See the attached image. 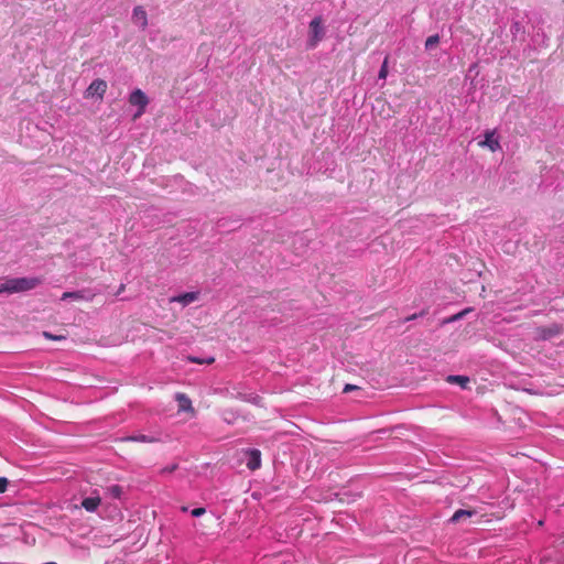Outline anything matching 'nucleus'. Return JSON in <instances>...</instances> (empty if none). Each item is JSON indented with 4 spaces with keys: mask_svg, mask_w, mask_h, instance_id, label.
Returning <instances> with one entry per match:
<instances>
[{
    "mask_svg": "<svg viewBox=\"0 0 564 564\" xmlns=\"http://www.w3.org/2000/svg\"><path fill=\"white\" fill-rule=\"evenodd\" d=\"M191 513L193 517H200L206 513V509L205 508H195L192 510Z\"/></svg>",
    "mask_w": 564,
    "mask_h": 564,
    "instance_id": "obj_21",
    "label": "nucleus"
},
{
    "mask_svg": "<svg viewBox=\"0 0 564 564\" xmlns=\"http://www.w3.org/2000/svg\"><path fill=\"white\" fill-rule=\"evenodd\" d=\"M8 484L9 481L6 477H0V494L7 490Z\"/></svg>",
    "mask_w": 564,
    "mask_h": 564,
    "instance_id": "obj_20",
    "label": "nucleus"
},
{
    "mask_svg": "<svg viewBox=\"0 0 564 564\" xmlns=\"http://www.w3.org/2000/svg\"><path fill=\"white\" fill-rule=\"evenodd\" d=\"M388 61H389V58L386 57L381 65V68L379 70V75H378L380 79H386L388 76Z\"/></svg>",
    "mask_w": 564,
    "mask_h": 564,
    "instance_id": "obj_18",
    "label": "nucleus"
},
{
    "mask_svg": "<svg viewBox=\"0 0 564 564\" xmlns=\"http://www.w3.org/2000/svg\"><path fill=\"white\" fill-rule=\"evenodd\" d=\"M176 400L178 402V409L181 411H194L191 399L184 393H177Z\"/></svg>",
    "mask_w": 564,
    "mask_h": 564,
    "instance_id": "obj_13",
    "label": "nucleus"
},
{
    "mask_svg": "<svg viewBox=\"0 0 564 564\" xmlns=\"http://www.w3.org/2000/svg\"><path fill=\"white\" fill-rule=\"evenodd\" d=\"M42 283L40 278H12L0 283L1 293H19L35 289Z\"/></svg>",
    "mask_w": 564,
    "mask_h": 564,
    "instance_id": "obj_1",
    "label": "nucleus"
},
{
    "mask_svg": "<svg viewBox=\"0 0 564 564\" xmlns=\"http://www.w3.org/2000/svg\"><path fill=\"white\" fill-rule=\"evenodd\" d=\"M182 511L186 512L187 511V507H182Z\"/></svg>",
    "mask_w": 564,
    "mask_h": 564,
    "instance_id": "obj_25",
    "label": "nucleus"
},
{
    "mask_svg": "<svg viewBox=\"0 0 564 564\" xmlns=\"http://www.w3.org/2000/svg\"><path fill=\"white\" fill-rule=\"evenodd\" d=\"M43 335H44L45 338H48V339H52V340H62V339L65 338V336H62V335L55 336V335H52L48 332H44Z\"/></svg>",
    "mask_w": 564,
    "mask_h": 564,
    "instance_id": "obj_19",
    "label": "nucleus"
},
{
    "mask_svg": "<svg viewBox=\"0 0 564 564\" xmlns=\"http://www.w3.org/2000/svg\"><path fill=\"white\" fill-rule=\"evenodd\" d=\"M199 299V292H186L176 296L171 297V302H177L185 305H188Z\"/></svg>",
    "mask_w": 564,
    "mask_h": 564,
    "instance_id": "obj_7",
    "label": "nucleus"
},
{
    "mask_svg": "<svg viewBox=\"0 0 564 564\" xmlns=\"http://www.w3.org/2000/svg\"><path fill=\"white\" fill-rule=\"evenodd\" d=\"M474 514H476V511H475V510H464V509H459V510L455 511V513L452 516L451 521H452L453 523H457V522H459L462 519H464V518H470V517H473Z\"/></svg>",
    "mask_w": 564,
    "mask_h": 564,
    "instance_id": "obj_15",
    "label": "nucleus"
},
{
    "mask_svg": "<svg viewBox=\"0 0 564 564\" xmlns=\"http://www.w3.org/2000/svg\"><path fill=\"white\" fill-rule=\"evenodd\" d=\"M107 491L110 494L113 498H120L122 495V488L118 485H112L107 488Z\"/></svg>",
    "mask_w": 564,
    "mask_h": 564,
    "instance_id": "obj_17",
    "label": "nucleus"
},
{
    "mask_svg": "<svg viewBox=\"0 0 564 564\" xmlns=\"http://www.w3.org/2000/svg\"><path fill=\"white\" fill-rule=\"evenodd\" d=\"M177 467H178L177 464H172L171 466H167V467L163 468L161 470V473L162 474H166V473L171 474V473L175 471L177 469Z\"/></svg>",
    "mask_w": 564,
    "mask_h": 564,
    "instance_id": "obj_22",
    "label": "nucleus"
},
{
    "mask_svg": "<svg viewBox=\"0 0 564 564\" xmlns=\"http://www.w3.org/2000/svg\"><path fill=\"white\" fill-rule=\"evenodd\" d=\"M440 43V36L438 34H434V35H431L426 39L425 41V48L426 50H432L434 48L435 46H437Z\"/></svg>",
    "mask_w": 564,
    "mask_h": 564,
    "instance_id": "obj_16",
    "label": "nucleus"
},
{
    "mask_svg": "<svg viewBox=\"0 0 564 564\" xmlns=\"http://www.w3.org/2000/svg\"><path fill=\"white\" fill-rule=\"evenodd\" d=\"M495 131H486L485 140L479 142L480 147H488L492 152L500 149V143L497 139L494 138Z\"/></svg>",
    "mask_w": 564,
    "mask_h": 564,
    "instance_id": "obj_9",
    "label": "nucleus"
},
{
    "mask_svg": "<svg viewBox=\"0 0 564 564\" xmlns=\"http://www.w3.org/2000/svg\"><path fill=\"white\" fill-rule=\"evenodd\" d=\"M249 458L247 462V467L250 470H256L261 466V453L258 449H251L248 452Z\"/></svg>",
    "mask_w": 564,
    "mask_h": 564,
    "instance_id": "obj_10",
    "label": "nucleus"
},
{
    "mask_svg": "<svg viewBox=\"0 0 564 564\" xmlns=\"http://www.w3.org/2000/svg\"><path fill=\"white\" fill-rule=\"evenodd\" d=\"M446 381L452 384H458L463 389H468L470 383V379L467 376L451 375L446 378Z\"/></svg>",
    "mask_w": 564,
    "mask_h": 564,
    "instance_id": "obj_12",
    "label": "nucleus"
},
{
    "mask_svg": "<svg viewBox=\"0 0 564 564\" xmlns=\"http://www.w3.org/2000/svg\"><path fill=\"white\" fill-rule=\"evenodd\" d=\"M310 34L308 46L313 48L323 39L322 18L317 17L311 21Z\"/></svg>",
    "mask_w": 564,
    "mask_h": 564,
    "instance_id": "obj_4",
    "label": "nucleus"
},
{
    "mask_svg": "<svg viewBox=\"0 0 564 564\" xmlns=\"http://www.w3.org/2000/svg\"><path fill=\"white\" fill-rule=\"evenodd\" d=\"M101 503L99 496H90L82 501V507L88 512H95Z\"/></svg>",
    "mask_w": 564,
    "mask_h": 564,
    "instance_id": "obj_11",
    "label": "nucleus"
},
{
    "mask_svg": "<svg viewBox=\"0 0 564 564\" xmlns=\"http://www.w3.org/2000/svg\"><path fill=\"white\" fill-rule=\"evenodd\" d=\"M129 104L139 107V111L134 115V119H137L144 113L149 104V98L141 89L137 88L130 94Z\"/></svg>",
    "mask_w": 564,
    "mask_h": 564,
    "instance_id": "obj_3",
    "label": "nucleus"
},
{
    "mask_svg": "<svg viewBox=\"0 0 564 564\" xmlns=\"http://www.w3.org/2000/svg\"><path fill=\"white\" fill-rule=\"evenodd\" d=\"M106 91L107 83L104 79H95L86 89L85 97H93L97 95L100 99H102Z\"/></svg>",
    "mask_w": 564,
    "mask_h": 564,
    "instance_id": "obj_5",
    "label": "nucleus"
},
{
    "mask_svg": "<svg viewBox=\"0 0 564 564\" xmlns=\"http://www.w3.org/2000/svg\"><path fill=\"white\" fill-rule=\"evenodd\" d=\"M355 389H357V387H356V386H352V384H346V386H345V388H344V392H345V393H347V392L352 391V390H355Z\"/></svg>",
    "mask_w": 564,
    "mask_h": 564,
    "instance_id": "obj_23",
    "label": "nucleus"
},
{
    "mask_svg": "<svg viewBox=\"0 0 564 564\" xmlns=\"http://www.w3.org/2000/svg\"><path fill=\"white\" fill-rule=\"evenodd\" d=\"M132 21L138 24L142 30L148 26V14L143 7L138 6L133 9Z\"/></svg>",
    "mask_w": 564,
    "mask_h": 564,
    "instance_id": "obj_6",
    "label": "nucleus"
},
{
    "mask_svg": "<svg viewBox=\"0 0 564 564\" xmlns=\"http://www.w3.org/2000/svg\"><path fill=\"white\" fill-rule=\"evenodd\" d=\"M466 312H467V311H464V312H460V313L456 314V315L452 318V321H456V319L460 318V317H462Z\"/></svg>",
    "mask_w": 564,
    "mask_h": 564,
    "instance_id": "obj_24",
    "label": "nucleus"
},
{
    "mask_svg": "<svg viewBox=\"0 0 564 564\" xmlns=\"http://www.w3.org/2000/svg\"><path fill=\"white\" fill-rule=\"evenodd\" d=\"M45 564H56V563H54V562H50V563H45Z\"/></svg>",
    "mask_w": 564,
    "mask_h": 564,
    "instance_id": "obj_26",
    "label": "nucleus"
},
{
    "mask_svg": "<svg viewBox=\"0 0 564 564\" xmlns=\"http://www.w3.org/2000/svg\"><path fill=\"white\" fill-rule=\"evenodd\" d=\"M94 296V294L87 293L86 291H75L63 293L61 300L65 301L72 299L75 301H93Z\"/></svg>",
    "mask_w": 564,
    "mask_h": 564,
    "instance_id": "obj_8",
    "label": "nucleus"
},
{
    "mask_svg": "<svg viewBox=\"0 0 564 564\" xmlns=\"http://www.w3.org/2000/svg\"><path fill=\"white\" fill-rule=\"evenodd\" d=\"M564 330V327L561 324L553 323L547 326L536 327L534 330L535 339L539 340H549L553 337L560 336Z\"/></svg>",
    "mask_w": 564,
    "mask_h": 564,
    "instance_id": "obj_2",
    "label": "nucleus"
},
{
    "mask_svg": "<svg viewBox=\"0 0 564 564\" xmlns=\"http://www.w3.org/2000/svg\"><path fill=\"white\" fill-rule=\"evenodd\" d=\"M122 441L156 443L160 440H159V437L149 436V435H144V434H138V435H131L128 437H123Z\"/></svg>",
    "mask_w": 564,
    "mask_h": 564,
    "instance_id": "obj_14",
    "label": "nucleus"
}]
</instances>
